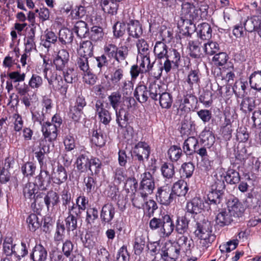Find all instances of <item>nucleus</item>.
Listing matches in <instances>:
<instances>
[{"mask_svg": "<svg viewBox=\"0 0 261 261\" xmlns=\"http://www.w3.org/2000/svg\"><path fill=\"white\" fill-rule=\"evenodd\" d=\"M195 228V235L200 240V243L203 249H206L216 239V236L212 233L211 222L205 219L197 222Z\"/></svg>", "mask_w": 261, "mask_h": 261, "instance_id": "f257e3e1", "label": "nucleus"}, {"mask_svg": "<svg viewBox=\"0 0 261 261\" xmlns=\"http://www.w3.org/2000/svg\"><path fill=\"white\" fill-rule=\"evenodd\" d=\"M149 227L152 230H158L162 237H169L174 229L175 225L169 215L154 217L150 220Z\"/></svg>", "mask_w": 261, "mask_h": 261, "instance_id": "f03ea898", "label": "nucleus"}, {"mask_svg": "<svg viewBox=\"0 0 261 261\" xmlns=\"http://www.w3.org/2000/svg\"><path fill=\"white\" fill-rule=\"evenodd\" d=\"M104 54L110 60H114L118 63L125 62L127 64V59L129 56L130 49L126 45L117 47L115 44H106L103 47Z\"/></svg>", "mask_w": 261, "mask_h": 261, "instance_id": "7ed1b4c3", "label": "nucleus"}, {"mask_svg": "<svg viewBox=\"0 0 261 261\" xmlns=\"http://www.w3.org/2000/svg\"><path fill=\"white\" fill-rule=\"evenodd\" d=\"M156 201L164 205H169L173 200L174 196L171 187L168 185L159 187L155 194Z\"/></svg>", "mask_w": 261, "mask_h": 261, "instance_id": "20e7f679", "label": "nucleus"}, {"mask_svg": "<svg viewBox=\"0 0 261 261\" xmlns=\"http://www.w3.org/2000/svg\"><path fill=\"white\" fill-rule=\"evenodd\" d=\"M182 12L185 18L184 21V23H187V24L189 23L192 25V21L202 19L199 9L191 3H186L182 5Z\"/></svg>", "mask_w": 261, "mask_h": 261, "instance_id": "39448f33", "label": "nucleus"}, {"mask_svg": "<svg viewBox=\"0 0 261 261\" xmlns=\"http://www.w3.org/2000/svg\"><path fill=\"white\" fill-rule=\"evenodd\" d=\"M154 188V178L152 174L149 171H146L141 174L138 191L149 195L153 193Z\"/></svg>", "mask_w": 261, "mask_h": 261, "instance_id": "423d86ee", "label": "nucleus"}, {"mask_svg": "<svg viewBox=\"0 0 261 261\" xmlns=\"http://www.w3.org/2000/svg\"><path fill=\"white\" fill-rule=\"evenodd\" d=\"M228 210L233 217L236 222L241 218L245 211L243 204L236 197L230 198L227 202Z\"/></svg>", "mask_w": 261, "mask_h": 261, "instance_id": "0eeeda50", "label": "nucleus"}, {"mask_svg": "<svg viewBox=\"0 0 261 261\" xmlns=\"http://www.w3.org/2000/svg\"><path fill=\"white\" fill-rule=\"evenodd\" d=\"M150 153L149 145L145 142L142 141L135 145L133 151V155L135 158V160H138L140 163H143L144 159L148 160Z\"/></svg>", "mask_w": 261, "mask_h": 261, "instance_id": "6e6552de", "label": "nucleus"}, {"mask_svg": "<svg viewBox=\"0 0 261 261\" xmlns=\"http://www.w3.org/2000/svg\"><path fill=\"white\" fill-rule=\"evenodd\" d=\"M69 54L65 49L60 50L53 60V65L58 71L65 70L69 66Z\"/></svg>", "mask_w": 261, "mask_h": 261, "instance_id": "1a4fd4ad", "label": "nucleus"}, {"mask_svg": "<svg viewBox=\"0 0 261 261\" xmlns=\"http://www.w3.org/2000/svg\"><path fill=\"white\" fill-rule=\"evenodd\" d=\"M51 177L46 168H40V173L35 178V184L40 190L44 191L50 186Z\"/></svg>", "mask_w": 261, "mask_h": 261, "instance_id": "9d476101", "label": "nucleus"}, {"mask_svg": "<svg viewBox=\"0 0 261 261\" xmlns=\"http://www.w3.org/2000/svg\"><path fill=\"white\" fill-rule=\"evenodd\" d=\"M95 110L100 122L108 125L112 120L111 113L104 107L103 101L97 99L95 101Z\"/></svg>", "mask_w": 261, "mask_h": 261, "instance_id": "9b49d317", "label": "nucleus"}, {"mask_svg": "<svg viewBox=\"0 0 261 261\" xmlns=\"http://www.w3.org/2000/svg\"><path fill=\"white\" fill-rule=\"evenodd\" d=\"M39 150L35 152V157L38 160L40 168H46V160L45 154L49 152V145L47 144L46 140L41 139L39 140Z\"/></svg>", "mask_w": 261, "mask_h": 261, "instance_id": "f8f14e48", "label": "nucleus"}, {"mask_svg": "<svg viewBox=\"0 0 261 261\" xmlns=\"http://www.w3.org/2000/svg\"><path fill=\"white\" fill-rule=\"evenodd\" d=\"M115 214V208L111 203L104 204L101 208L100 217L102 224H110Z\"/></svg>", "mask_w": 261, "mask_h": 261, "instance_id": "ddd939ff", "label": "nucleus"}, {"mask_svg": "<svg viewBox=\"0 0 261 261\" xmlns=\"http://www.w3.org/2000/svg\"><path fill=\"white\" fill-rule=\"evenodd\" d=\"M218 212L219 213L216 217V222L218 225L223 227L228 225L231 222H236V220L234 219L228 210L220 208Z\"/></svg>", "mask_w": 261, "mask_h": 261, "instance_id": "4468645a", "label": "nucleus"}, {"mask_svg": "<svg viewBox=\"0 0 261 261\" xmlns=\"http://www.w3.org/2000/svg\"><path fill=\"white\" fill-rule=\"evenodd\" d=\"M180 254V249L175 246L170 245L162 248L161 257L164 261H175Z\"/></svg>", "mask_w": 261, "mask_h": 261, "instance_id": "2eb2a0df", "label": "nucleus"}, {"mask_svg": "<svg viewBox=\"0 0 261 261\" xmlns=\"http://www.w3.org/2000/svg\"><path fill=\"white\" fill-rule=\"evenodd\" d=\"M176 243L180 251L182 250L187 254H190L192 248L194 247V241L189 236L182 234L178 237L176 240Z\"/></svg>", "mask_w": 261, "mask_h": 261, "instance_id": "dca6fc26", "label": "nucleus"}, {"mask_svg": "<svg viewBox=\"0 0 261 261\" xmlns=\"http://www.w3.org/2000/svg\"><path fill=\"white\" fill-rule=\"evenodd\" d=\"M223 192H218L216 191H210L207 195V199L210 203V208L214 211H219L220 207H222L221 198L223 195Z\"/></svg>", "mask_w": 261, "mask_h": 261, "instance_id": "f3484780", "label": "nucleus"}, {"mask_svg": "<svg viewBox=\"0 0 261 261\" xmlns=\"http://www.w3.org/2000/svg\"><path fill=\"white\" fill-rule=\"evenodd\" d=\"M206 202L199 197H194L187 204V212L191 214H199L204 210Z\"/></svg>", "mask_w": 261, "mask_h": 261, "instance_id": "a211bd4d", "label": "nucleus"}, {"mask_svg": "<svg viewBox=\"0 0 261 261\" xmlns=\"http://www.w3.org/2000/svg\"><path fill=\"white\" fill-rule=\"evenodd\" d=\"M42 132L45 140L48 139L49 142L56 139L57 137V127L53 123L46 122L42 124Z\"/></svg>", "mask_w": 261, "mask_h": 261, "instance_id": "6ab92c4d", "label": "nucleus"}, {"mask_svg": "<svg viewBox=\"0 0 261 261\" xmlns=\"http://www.w3.org/2000/svg\"><path fill=\"white\" fill-rule=\"evenodd\" d=\"M86 104L85 98L83 96L79 95L76 98L74 106L70 109V113L72 114L73 119L75 121L79 119Z\"/></svg>", "mask_w": 261, "mask_h": 261, "instance_id": "aec40b11", "label": "nucleus"}, {"mask_svg": "<svg viewBox=\"0 0 261 261\" xmlns=\"http://www.w3.org/2000/svg\"><path fill=\"white\" fill-rule=\"evenodd\" d=\"M201 74L199 69H191L187 77L185 80V83L187 84L190 90L193 89L194 86H199L200 81Z\"/></svg>", "mask_w": 261, "mask_h": 261, "instance_id": "412c9836", "label": "nucleus"}, {"mask_svg": "<svg viewBox=\"0 0 261 261\" xmlns=\"http://www.w3.org/2000/svg\"><path fill=\"white\" fill-rule=\"evenodd\" d=\"M169 48L164 42L158 41L156 42L153 52L157 60L161 65H162V60H164L169 51Z\"/></svg>", "mask_w": 261, "mask_h": 261, "instance_id": "4be33fe9", "label": "nucleus"}, {"mask_svg": "<svg viewBox=\"0 0 261 261\" xmlns=\"http://www.w3.org/2000/svg\"><path fill=\"white\" fill-rule=\"evenodd\" d=\"M124 77L125 71L123 67L117 66L113 68L110 74V80L114 86H119Z\"/></svg>", "mask_w": 261, "mask_h": 261, "instance_id": "5701e85b", "label": "nucleus"}, {"mask_svg": "<svg viewBox=\"0 0 261 261\" xmlns=\"http://www.w3.org/2000/svg\"><path fill=\"white\" fill-rule=\"evenodd\" d=\"M190 219L187 214L181 217H178L174 228L178 234H184L188 233Z\"/></svg>", "mask_w": 261, "mask_h": 261, "instance_id": "b1692460", "label": "nucleus"}, {"mask_svg": "<svg viewBox=\"0 0 261 261\" xmlns=\"http://www.w3.org/2000/svg\"><path fill=\"white\" fill-rule=\"evenodd\" d=\"M200 42L198 40H189L188 42V48L189 49V55L194 59H199L203 57L200 47Z\"/></svg>", "mask_w": 261, "mask_h": 261, "instance_id": "393cba45", "label": "nucleus"}, {"mask_svg": "<svg viewBox=\"0 0 261 261\" xmlns=\"http://www.w3.org/2000/svg\"><path fill=\"white\" fill-rule=\"evenodd\" d=\"M128 34L135 38H139L143 33L142 27L138 20H130L127 23Z\"/></svg>", "mask_w": 261, "mask_h": 261, "instance_id": "a878e982", "label": "nucleus"}, {"mask_svg": "<svg viewBox=\"0 0 261 261\" xmlns=\"http://www.w3.org/2000/svg\"><path fill=\"white\" fill-rule=\"evenodd\" d=\"M47 252L46 249L41 244L36 245L31 254V257L33 261H45L46 259Z\"/></svg>", "mask_w": 261, "mask_h": 261, "instance_id": "bb28decb", "label": "nucleus"}, {"mask_svg": "<svg viewBox=\"0 0 261 261\" xmlns=\"http://www.w3.org/2000/svg\"><path fill=\"white\" fill-rule=\"evenodd\" d=\"M68 84L67 82L63 79L61 75H58L56 74L55 76L54 90L59 92L62 95L66 97L69 87Z\"/></svg>", "mask_w": 261, "mask_h": 261, "instance_id": "cd10ccee", "label": "nucleus"}, {"mask_svg": "<svg viewBox=\"0 0 261 261\" xmlns=\"http://www.w3.org/2000/svg\"><path fill=\"white\" fill-rule=\"evenodd\" d=\"M148 89L149 97L155 101L158 100L159 97L164 91L162 86L155 81L149 83Z\"/></svg>", "mask_w": 261, "mask_h": 261, "instance_id": "c85d7f7f", "label": "nucleus"}, {"mask_svg": "<svg viewBox=\"0 0 261 261\" xmlns=\"http://www.w3.org/2000/svg\"><path fill=\"white\" fill-rule=\"evenodd\" d=\"M214 177V183L211 187V190L224 193L225 188V179H226L225 175L219 172L216 173Z\"/></svg>", "mask_w": 261, "mask_h": 261, "instance_id": "c756f323", "label": "nucleus"}, {"mask_svg": "<svg viewBox=\"0 0 261 261\" xmlns=\"http://www.w3.org/2000/svg\"><path fill=\"white\" fill-rule=\"evenodd\" d=\"M134 95L139 102H145L149 97L148 88L144 85L137 86L134 91Z\"/></svg>", "mask_w": 261, "mask_h": 261, "instance_id": "7c9ffc66", "label": "nucleus"}, {"mask_svg": "<svg viewBox=\"0 0 261 261\" xmlns=\"http://www.w3.org/2000/svg\"><path fill=\"white\" fill-rule=\"evenodd\" d=\"M197 35L201 40H209L212 37V29L207 23H202L197 28Z\"/></svg>", "mask_w": 261, "mask_h": 261, "instance_id": "2f4dec72", "label": "nucleus"}, {"mask_svg": "<svg viewBox=\"0 0 261 261\" xmlns=\"http://www.w3.org/2000/svg\"><path fill=\"white\" fill-rule=\"evenodd\" d=\"M171 190L173 194L177 196H185L189 190V187L186 181L183 180H179L174 184L171 187Z\"/></svg>", "mask_w": 261, "mask_h": 261, "instance_id": "473e14b6", "label": "nucleus"}, {"mask_svg": "<svg viewBox=\"0 0 261 261\" xmlns=\"http://www.w3.org/2000/svg\"><path fill=\"white\" fill-rule=\"evenodd\" d=\"M67 179V173L65 167L61 164H58L56 171L54 174V182L60 185L64 183Z\"/></svg>", "mask_w": 261, "mask_h": 261, "instance_id": "72a5a7b5", "label": "nucleus"}, {"mask_svg": "<svg viewBox=\"0 0 261 261\" xmlns=\"http://www.w3.org/2000/svg\"><path fill=\"white\" fill-rule=\"evenodd\" d=\"M116 116V122L121 127H126L128 121V112L124 108L115 110Z\"/></svg>", "mask_w": 261, "mask_h": 261, "instance_id": "f704fd0d", "label": "nucleus"}, {"mask_svg": "<svg viewBox=\"0 0 261 261\" xmlns=\"http://www.w3.org/2000/svg\"><path fill=\"white\" fill-rule=\"evenodd\" d=\"M199 145L198 140L194 137H189L184 143V151L189 155L192 154Z\"/></svg>", "mask_w": 261, "mask_h": 261, "instance_id": "c9c22d12", "label": "nucleus"}, {"mask_svg": "<svg viewBox=\"0 0 261 261\" xmlns=\"http://www.w3.org/2000/svg\"><path fill=\"white\" fill-rule=\"evenodd\" d=\"M255 107V100L252 97L243 96L240 104V109L241 111L245 114L250 113Z\"/></svg>", "mask_w": 261, "mask_h": 261, "instance_id": "e433bc0d", "label": "nucleus"}, {"mask_svg": "<svg viewBox=\"0 0 261 261\" xmlns=\"http://www.w3.org/2000/svg\"><path fill=\"white\" fill-rule=\"evenodd\" d=\"M146 243V237L142 232L136 233L135 241L134 246L135 253L140 254L144 249Z\"/></svg>", "mask_w": 261, "mask_h": 261, "instance_id": "4c0bfd02", "label": "nucleus"}, {"mask_svg": "<svg viewBox=\"0 0 261 261\" xmlns=\"http://www.w3.org/2000/svg\"><path fill=\"white\" fill-rule=\"evenodd\" d=\"M195 123L191 118L185 116L181 122L180 133L182 135L188 136L191 134L193 129H194Z\"/></svg>", "mask_w": 261, "mask_h": 261, "instance_id": "58836bf2", "label": "nucleus"}, {"mask_svg": "<svg viewBox=\"0 0 261 261\" xmlns=\"http://www.w3.org/2000/svg\"><path fill=\"white\" fill-rule=\"evenodd\" d=\"M249 84L251 89L261 91V70L255 71L250 74Z\"/></svg>", "mask_w": 261, "mask_h": 261, "instance_id": "ea45409f", "label": "nucleus"}, {"mask_svg": "<svg viewBox=\"0 0 261 261\" xmlns=\"http://www.w3.org/2000/svg\"><path fill=\"white\" fill-rule=\"evenodd\" d=\"M79 54L80 56L91 57L93 54V45L91 41H83L79 49Z\"/></svg>", "mask_w": 261, "mask_h": 261, "instance_id": "a19ab883", "label": "nucleus"}, {"mask_svg": "<svg viewBox=\"0 0 261 261\" xmlns=\"http://www.w3.org/2000/svg\"><path fill=\"white\" fill-rule=\"evenodd\" d=\"M44 201L48 210L51 206L54 207L59 202V196L57 193L50 190L47 192L46 195L44 197Z\"/></svg>", "mask_w": 261, "mask_h": 261, "instance_id": "79ce46f5", "label": "nucleus"}, {"mask_svg": "<svg viewBox=\"0 0 261 261\" xmlns=\"http://www.w3.org/2000/svg\"><path fill=\"white\" fill-rule=\"evenodd\" d=\"M100 6L106 13L114 15L117 13L118 4L112 0H101Z\"/></svg>", "mask_w": 261, "mask_h": 261, "instance_id": "37998d69", "label": "nucleus"}, {"mask_svg": "<svg viewBox=\"0 0 261 261\" xmlns=\"http://www.w3.org/2000/svg\"><path fill=\"white\" fill-rule=\"evenodd\" d=\"M73 30L80 38L87 37L89 31L87 24L84 21H77L74 25Z\"/></svg>", "mask_w": 261, "mask_h": 261, "instance_id": "c03bdc74", "label": "nucleus"}, {"mask_svg": "<svg viewBox=\"0 0 261 261\" xmlns=\"http://www.w3.org/2000/svg\"><path fill=\"white\" fill-rule=\"evenodd\" d=\"M90 159L86 154H81L76 159L75 164L79 171L85 172L88 168Z\"/></svg>", "mask_w": 261, "mask_h": 261, "instance_id": "a18cd8bd", "label": "nucleus"}, {"mask_svg": "<svg viewBox=\"0 0 261 261\" xmlns=\"http://www.w3.org/2000/svg\"><path fill=\"white\" fill-rule=\"evenodd\" d=\"M165 59L171 62L174 67L177 68L180 60V55L177 50L171 48L169 49L168 55Z\"/></svg>", "mask_w": 261, "mask_h": 261, "instance_id": "49530a36", "label": "nucleus"}, {"mask_svg": "<svg viewBox=\"0 0 261 261\" xmlns=\"http://www.w3.org/2000/svg\"><path fill=\"white\" fill-rule=\"evenodd\" d=\"M103 35V29L101 27L93 26L89 31L87 37L92 41L97 42L102 40Z\"/></svg>", "mask_w": 261, "mask_h": 261, "instance_id": "de8ad7c7", "label": "nucleus"}, {"mask_svg": "<svg viewBox=\"0 0 261 261\" xmlns=\"http://www.w3.org/2000/svg\"><path fill=\"white\" fill-rule=\"evenodd\" d=\"M148 196V195L138 191L132 199L133 205L138 208H142L147 200Z\"/></svg>", "mask_w": 261, "mask_h": 261, "instance_id": "09e8293b", "label": "nucleus"}, {"mask_svg": "<svg viewBox=\"0 0 261 261\" xmlns=\"http://www.w3.org/2000/svg\"><path fill=\"white\" fill-rule=\"evenodd\" d=\"M73 38V35L71 31L67 28L61 29L59 32V39L63 44H68L72 42Z\"/></svg>", "mask_w": 261, "mask_h": 261, "instance_id": "8fccbe9b", "label": "nucleus"}, {"mask_svg": "<svg viewBox=\"0 0 261 261\" xmlns=\"http://www.w3.org/2000/svg\"><path fill=\"white\" fill-rule=\"evenodd\" d=\"M39 189L37 186L33 182H28L25 184L23 189V194L25 199H28L30 201L34 198L35 194Z\"/></svg>", "mask_w": 261, "mask_h": 261, "instance_id": "3c124183", "label": "nucleus"}, {"mask_svg": "<svg viewBox=\"0 0 261 261\" xmlns=\"http://www.w3.org/2000/svg\"><path fill=\"white\" fill-rule=\"evenodd\" d=\"M248 86V83L247 81H239L236 82L234 84L232 90L235 95L237 97L241 96H244L246 93V90Z\"/></svg>", "mask_w": 261, "mask_h": 261, "instance_id": "603ef678", "label": "nucleus"}, {"mask_svg": "<svg viewBox=\"0 0 261 261\" xmlns=\"http://www.w3.org/2000/svg\"><path fill=\"white\" fill-rule=\"evenodd\" d=\"M102 168L101 161L97 158L92 156L90 159L88 169L93 174H98Z\"/></svg>", "mask_w": 261, "mask_h": 261, "instance_id": "864d4df0", "label": "nucleus"}, {"mask_svg": "<svg viewBox=\"0 0 261 261\" xmlns=\"http://www.w3.org/2000/svg\"><path fill=\"white\" fill-rule=\"evenodd\" d=\"M108 99L110 106L114 110H116L122 101V96L118 91L113 92L108 97Z\"/></svg>", "mask_w": 261, "mask_h": 261, "instance_id": "5fc2aeb1", "label": "nucleus"}, {"mask_svg": "<svg viewBox=\"0 0 261 261\" xmlns=\"http://www.w3.org/2000/svg\"><path fill=\"white\" fill-rule=\"evenodd\" d=\"M16 245L13 244V239L11 237L6 238L3 243L4 252L7 256L14 254L16 255L15 250Z\"/></svg>", "mask_w": 261, "mask_h": 261, "instance_id": "6e6d98bb", "label": "nucleus"}, {"mask_svg": "<svg viewBox=\"0 0 261 261\" xmlns=\"http://www.w3.org/2000/svg\"><path fill=\"white\" fill-rule=\"evenodd\" d=\"M158 100H159L161 107L164 109L170 108L173 102L172 97L171 94L164 91L159 97Z\"/></svg>", "mask_w": 261, "mask_h": 261, "instance_id": "4d7b16f0", "label": "nucleus"}, {"mask_svg": "<svg viewBox=\"0 0 261 261\" xmlns=\"http://www.w3.org/2000/svg\"><path fill=\"white\" fill-rule=\"evenodd\" d=\"M136 45L141 57H149V45L144 39H139Z\"/></svg>", "mask_w": 261, "mask_h": 261, "instance_id": "13d9d810", "label": "nucleus"}, {"mask_svg": "<svg viewBox=\"0 0 261 261\" xmlns=\"http://www.w3.org/2000/svg\"><path fill=\"white\" fill-rule=\"evenodd\" d=\"M225 181L230 184H236L240 180L241 177L239 172L233 169H229L226 172Z\"/></svg>", "mask_w": 261, "mask_h": 261, "instance_id": "bf43d9fd", "label": "nucleus"}, {"mask_svg": "<svg viewBox=\"0 0 261 261\" xmlns=\"http://www.w3.org/2000/svg\"><path fill=\"white\" fill-rule=\"evenodd\" d=\"M181 103L188 107L189 109H193L196 106L197 99L190 91L189 93L184 95V97L181 99Z\"/></svg>", "mask_w": 261, "mask_h": 261, "instance_id": "052dcab7", "label": "nucleus"}, {"mask_svg": "<svg viewBox=\"0 0 261 261\" xmlns=\"http://www.w3.org/2000/svg\"><path fill=\"white\" fill-rule=\"evenodd\" d=\"M221 133L223 138L226 140H229L231 138L232 129L231 123L230 119L225 118L223 126L221 127Z\"/></svg>", "mask_w": 261, "mask_h": 261, "instance_id": "680f3d73", "label": "nucleus"}, {"mask_svg": "<svg viewBox=\"0 0 261 261\" xmlns=\"http://www.w3.org/2000/svg\"><path fill=\"white\" fill-rule=\"evenodd\" d=\"M92 142L96 146L101 147L106 143L105 137L100 130H94L91 137Z\"/></svg>", "mask_w": 261, "mask_h": 261, "instance_id": "e2e57ef3", "label": "nucleus"}, {"mask_svg": "<svg viewBox=\"0 0 261 261\" xmlns=\"http://www.w3.org/2000/svg\"><path fill=\"white\" fill-rule=\"evenodd\" d=\"M220 46L216 42L208 41L204 44V51L206 55L212 56L219 51Z\"/></svg>", "mask_w": 261, "mask_h": 261, "instance_id": "0e129e2a", "label": "nucleus"}, {"mask_svg": "<svg viewBox=\"0 0 261 261\" xmlns=\"http://www.w3.org/2000/svg\"><path fill=\"white\" fill-rule=\"evenodd\" d=\"M168 154L170 159L172 162H176L180 159L182 154V151L180 147L173 145L169 149Z\"/></svg>", "mask_w": 261, "mask_h": 261, "instance_id": "69168bd1", "label": "nucleus"}, {"mask_svg": "<svg viewBox=\"0 0 261 261\" xmlns=\"http://www.w3.org/2000/svg\"><path fill=\"white\" fill-rule=\"evenodd\" d=\"M27 222L31 231H35L40 226L38 217L35 214H30L27 219Z\"/></svg>", "mask_w": 261, "mask_h": 261, "instance_id": "338daca9", "label": "nucleus"}, {"mask_svg": "<svg viewBox=\"0 0 261 261\" xmlns=\"http://www.w3.org/2000/svg\"><path fill=\"white\" fill-rule=\"evenodd\" d=\"M162 174L166 178H171L175 173L174 166L172 163H165L161 167Z\"/></svg>", "mask_w": 261, "mask_h": 261, "instance_id": "774afa93", "label": "nucleus"}]
</instances>
